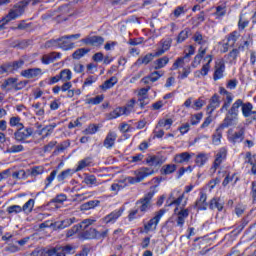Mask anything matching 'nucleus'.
I'll use <instances>...</instances> for the list:
<instances>
[{"mask_svg":"<svg viewBox=\"0 0 256 256\" xmlns=\"http://www.w3.org/2000/svg\"><path fill=\"white\" fill-rule=\"evenodd\" d=\"M22 77H25L26 79H34V77H38V75H41V69L40 68H30L27 70H23L21 72Z\"/></svg>","mask_w":256,"mask_h":256,"instance_id":"nucleus-19","label":"nucleus"},{"mask_svg":"<svg viewBox=\"0 0 256 256\" xmlns=\"http://www.w3.org/2000/svg\"><path fill=\"white\" fill-rule=\"evenodd\" d=\"M242 114L244 115V117H251V115H253V104H251L250 102L247 103H243L242 102Z\"/></svg>","mask_w":256,"mask_h":256,"instance_id":"nucleus-32","label":"nucleus"},{"mask_svg":"<svg viewBox=\"0 0 256 256\" xmlns=\"http://www.w3.org/2000/svg\"><path fill=\"white\" fill-rule=\"evenodd\" d=\"M185 205H187V200H185L182 206L180 207L181 209L180 211H179V207H176L174 209V213H176L177 215V219H176L177 227H183L185 225V220L187 219V217H189V209H185ZM177 211L179 212L177 213Z\"/></svg>","mask_w":256,"mask_h":256,"instance_id":"nucleus-4","label":"nucleus"},{"mask_svg":"<svg viewBox=\"0 0 256 256\" xmlns=\"http://www.w3.org/2000/svg\"><path fill=\"white\" fill-rule=\"evenodd\" d=\"M89 51H91V49H89V48H80V49H77V50L72 54V57H73V59H81V57H85V55H87V53H89Z\"/></svg>","mask_w":256,"mask_h":256,"instance_id":"nucleus-42","label":"nucleus"},{"mask_svg":"<svg viewBox=\"0 0 256 256\" xmlns=\"http://www.w3.org/2000/svg\"><path fill=\"white\" fill-rule=\"evenodd\" d=\"M73 223H77V218L72 217V218L64 219L60 222H57L56 227L57 229H67V227H71Z\"/></svg>","mask_w":256,"mask_h":256,"instance_id":"nucleus-24","label":"nucleus"},{"mask_svg":"<svg viewBox=\"0 0 256 256\" xmlns=\"http://www.w3.org/2000/svg\"><path fill=\"white\" fill-rule=\"evenodd\" d=\"M58 251L60 255L67 256L71 253H75V248H73L71 245L58 246Z\"/></svg>","mask_w":256,"mask_h":256,"instance_id":"nucleus-38","label":"nucleus"},{"mask_svg":"<svg viewBox=\"0 0 256 256\" xmlns=\"http://www.w3.org/2000/svg\"><path fill=\"white\" fill-rule=\"evenodd\" d=\"M45 173V167L43 166H34L27 170L28 176L31 175V177H37V175H43Z\"/></svg>","mask_w":256,"mask_h":256,"instance_id":"nucleus-31","label":"nucleus"},{"mask_svg":"<svg viewBox=\"0 0 256 256\" xmlns=\"http://www.w3.org/2000/svg\"><path fill=\"white\" fill-rule=\"evenodd\" d=\"M225 159H227V149L220 148V150L218 151V153L215 156L214 164L211 168L214 173H215V171H217V169H219V167H221V163H223V161H225Z\"/></svg>","mask_w":256,"mask_h":256,"instance_id":"nucleus-9","label":"nucleus"},{"mask_svg":"<svg viewBox=\"0 0 256 256\" xmlns=\"http://www.w3.org/2000/svg\"><path fill=\"white\" fill-rule=\"evenodd\" d=\"M23 151H25V147L21 144L12 145L6 149V153H21Z\"/></svg>","mask_w":256,"mask_h":256,"instance_id":"nucleus-48","label":"nucleus"},{"mask_svg":"<svg viewBox=\"0 0 256 256\" xmlns=\"http://www.w3.org/2000/svg\"><path fill=\"white\" fill-rule=\"evenodd\" d=\"M135 99H131L126 106L124 107H120L121 111H122V115H130L131 112L133 111L134 107H135Z\"/></svg>","mask_w":256,"mask_h":256,"instance_id":"nucleus-33","label":"nucleus"},{"mask_svg":"<svg viewBox=\"0 0 256 256\" xmlns=\"http://www.w3.org/2000/svg\"><path fill=\"white\" fill-rule=\"evenodd\" d=\"M228 139L231 143H241L245 139V129L241 128L238 132L230 135Z\"/></svg>","mask_w":256,"mask_h":256,"instance_id":"nucleus-22","label":"nucleus"},{"mask_svg":"<svg viewBox=\"0 0 256 256\" xmlns=\"http://www.w3.org/2000/svg\"><path fill=\"white\" fill-rule=\"evenodd\" d=\"M95 221V219L88 218L80 222L79 239L82 241L95 239V233H97V229L91 227Z\"/></svg>","mask_w":256,"mask_h":256,"instance_id":"nucleus-2","label":"nucleus"},{"mask_svg":"<svg viewBox=\"0 0 256 256\" xmlns=\"http://www.w3.org/2000/svg\"><path fill=\"white\" fill-rule=\"evenodd\" d=\"M169 64V57L164 56L162 58H159L155 60L154 62V69L156 71H159V69H163V67H166Z\"/></svg>","mask_w":256,"mask_h":256,"instance_id":"nucleus-30","label":"nucleus"},{"mask_svg":"<svg viewBox=\"0 0 256 256\" xmlns=\"http://www.w3.org/2000/svg\"><path fill=\"white\" fill-rule=\"evenodd\" d=\"M85 185H97V178L95 175H88L84 178Z\"/></svg>","mask_w":256,"mask_h":256,"instance_id":"nucleus-62","label":"nucleus"},{"mask_svg":"<svg viewBox=\"0 0 256 256\" xmlns=\"http://www.w3.org/2000/svg\"><path fill=\"white\" fill-rule=\"evenodd\" d=\"M117 81V77L112 76L110 79L106 80L102 85H100V89H102V91L112 89V87H115V85H117Z\"/></svg>","mask_w":256,"mask_h":256,"instance_id":"nucleus-28","label":"nucleus"},{"mask_svg":"<svg viewBox=\"0 0 256 256\" xmlns=\"http://www.w3.org/2000/svg\"><path fill=\"white\" fill-rule=\"evenodd\" d=\"M183 199H185V193L181 194L178 198L175 197V193H171L166 201V207H171V205H181Z\"/></svg>","mask_w":256,"mask_h":256,"instance_id":"nucleus-18","label":"nucleus"},{"mask_svg":"<svg viewBox=\"0 0 256 256\" xmlns=\"http://www.w3.org/2000/svg\"><path fill=\"white\" fill-rule=\"evenodd\" d=\"M84 45H91L92 47H99L105 43V38L102 36H88L81 40Z\"/></svg>","mask_w":256,"mask_h":256,"instance_id":"nucleus-10","label":"nucleus"},{"mask_svg":"<svg viewBox=\"0 0 256 256\" xmlns=\"http://www.w3.org/2000/svg\"><path fill=\"white\" fill-rule=\"evenodd\" d=\"M215 15L216 17H225V15H227V7L226 6L216 7Z\"/></svg>","mask_w":256,"mask_h":256,"instance_id":"nucleus-61","label":"nucleus"},{"mask_svg":"<svg viewBox=\"0 0 256 256\" xmlns=\"http://www.w3.org/2000/svg\"><path fill=\"white\" fill-rule=\"evenodd\" d=\"M207 161H209V155L206 153H200L196 156L195 163L198 167H203Z\"/></svg>","mask_w":256,"mask_h":256,"instance_id":"nucleus-36","label":"nucleus"},{"mask_svg":"<svg viewBox=\"0 0 256 256\" xmlns=\"http://www.w3.org/2000/svg\"><path fill=\"white\" fill-rule=\"evenodd\" d=\"M103 99H105L104 95H98L94 98L88 99L87 103L88 105H99L100 103H103Z\"/></svg>","mask_w":256,"mask_h":256,"instance_id":"nucleus-56","label":"nucleus"},{"mask_svg":"<svg viewBox=\"0 0 256 256\" xmlns=\"http://www.w3.org/2000/svg\"><path fill=\"white\" fill-rule=\"evenodd\" d=\"M34 131L35 130L33 129V127H26L25 129L23 128L17 129V131L14 132V139L18 143H25V140L29 139V137L33 135Z\"/></svg>","mask_w":256,"mask_h":256,"instance_id":"nucleus-5","label":"nucleus"},{"mask_svg":"<svg viewBox=\"0 0 256 256\" xmlns=\"http://www.w3.org/2000/svg\"><path fill=\"white\" fill-rule=\"evenodd\" d=\"M32 107H33L34 113H35V115H37V117L45 116V108L43 106H41L40 102L32 104Z\"/></svg>","mask_w":256,"mask_h":256,"instance_id":"nucleus-41","label":"nucleus"},{"mask_svg":"<svg viewBox=\"0 0 256 256\" xmlns=\"http://www.w3.org/2000/svg\"><path fill=\"white\" fill-rule=\"evenodd\" d=\"M175 163H189L191 161V155L189 152H182L174 157Z\"/></svg>","mask_w":256,"mask_h":256,"instance_id":"nucleus-26","label":"nucleus"},{"mask_svg":"<svg viewBox=\"0 0 256 256\" xmlns=\"http://www.w3.org/2000/svg\"><path fill=\"white\" fill-rule=\"evenodd\" d=\"M189 33V29L182 30L178 35L177 43H183V41H185L189 37Z\"/></svg>","mask_w":256,"mask_h":256,"instance_id":"nucleus-57","label":"nucleus"},{"mask_svg":"<svg viewBox=\"0 0 256 256\" xmlns=\"http://www.w3.org/2000/svg\"><path fill=\"white\" fill-rule=\"evenodd\" d=\"M155 173V170L153 168H147V167H142L139 170L135 172V175L137 177V181H143V179L149 177L150 175H153Z\"/></svg>","mask_w":256,"mask_h":256,"instance_id":"nucleus-16","label":"nucleus"},{"mask_svg":"<svg viewBox=\"0 0 256 256\" xmlns=\"http://www.w3.org/2000/svg\"><path fill=\"white\" fill-rule=\"evenodd\" d=\"M121 115H123V112L121 110V107L119 108H116L115 110H113L112 112H110L108 115H107V119L109 121L113 120V119H117V117H121Z\"/></svg>","mask_w":256,"mask_h":256,"instance_id":"nucleus-52","label":"nucleus"},{"mask_svg":"<svg viewBox=\"0 0 256 256\" xmlns=\"http://www.w3.org/2000/svg\"><path fill=\"white\" fill-rule=\"evenodd\" d=\"M8 65V71L9 73H15V71H19L23 65H25V61L23 60H18L14 61L12 63H7Z\"/></svg>","mask_w":256,"mask_h":256,"instance_id":"nucleus-29","label":"nucleus"},{"mask_svg":"<svg viewBox=\"0 0 256 256\" xmlns=\"http://www.w3.org/2000/svg\"><path fill=\"white\" fill-rule=\"evenodd\" d=\"M163 75H165L164 71H154L152 72L149 76H150V82L151 83H157V80L160 77H163Z\"/></svg>","mask_w":256,"mask_h":256,"instance_id":"nucleus-55","label":"nucleus"},{"mask_svg":"<svg viewBox=\"0 0 256 256\" xmlns=\"http://www.w3.org/2000/svg\"><path fill=\"white\" fill-rule=\"evenodd\" d=\"M250 195L252 197L253 203H256V181H252L251 183Z\"/></svg>","mask_w":256,"mask_h":256,"instance_id":"nucleus-64","label":"nucleus"},{"mask_svg":"<svg viewBox=\"0 0 256 256\" xmlns=\"http://www.w3.org/2000/svg\"><path fill=\"white\" fill-rule=\"evenodd\" d=\"M7 213H9V215H17L19 213H23V209L20 205H11L7 208Z\"/></svg>","mask_w":256,"mask_h":256,"instance_id":"nucleus-51","label":"nucleus"},{"mask_svg":"<svg viewBox=\"0 0 256 256\" xmlns=\"http://www.w3.org/2000/svg\"><path fill=\"white\" fill-rule=\"evenodd\" d=\"M99 205V200H90L80 206L81 211H89V209H95Z\"/></svg>","mask_w":256,"mask_h":256,"instance_id":"nucleus-39","label":"nucleus"},{"mask_svg":"<svg viewBox=\"0 0 256 256\" xmlns=\"http://www.w3.org/2000/svg\"><path fill=\"white\" fill-rule=\"evenodd\" d=\"M186 59L187 58H185V56L177 58L171 67V71H177V69H179V67H183V65H185Z\"/></svg>","mask_w":256,"mask_h":256,"instance_id":"nucleus-49","label":"nucleus"},{"mask_svg":"<svg viewBox=\"0 0 256 256\" xmlns=\"http://www.w3.org/2000/svg\"><path fill=\"white\" fill-rule=\"evenodd\" d=\"M245 49V46H239L238 48L233 49L232 51L229 52L228 58L230 61H235L237 59L240 51H243Z\"/></svg>","mask_w":256,"mask_h":256,"instance_id":"nucleus-47","label":"nucleus"},{"mask_svg":"<svg viewBox=\"0 0 256 256\" xmlns=\"http://www.w3.org/2000/svg\"><path fill=\"white\" fill-rule=\"evenodd\" d=\"M70 145L71 142H69V140H66L59 144L58 146H56L54 153H61L62 151H65V149H67Z\"/></svg>","mask_w":256,"mask_h":256,"instance_id":"nucleus-59","label":"nucleus"},{"mask_svg":"<svg viewBox=\"0 0 256 256\" xmlns=\"http://www.w3.org/2000/svg\"><path fill=\"white\" fill-rule=\"evenodd\" d=\"M237 39H239V32L237 31H234L228 35L227 42L230 44V47L235 46V43H237Z\"/></svg>","mask_w":256,"mask_h":256,"instance_id":"nucleus-46","label":"nucleus"},{"mask_svg":"<svg viewBox=\"0 0 256 256\" xmlns=\"http://www.w3.org/2000/svg\"><path fill=\"white\" fill-rule=\"evenodd\" d=\"M209 204H207V194L201 192L200 198L195 202V207L200 209V211L207 210Z\"/></svg>","mask_w":256,"mask_h":256,"instance_id":"nucleus-20","label":"nucleus"},{"mask_svg":"<svg viewBox=\"0 0 256 256\" xmlns=\"http://www.w3.org/2000/svg\"><path fill=\"white\" fill-rule=\"evenodd\" d=\"M67 201V195L65 194H58L55 198L51 200V203H65Z\"/></svg>","mask_w":256,"mask_h":256,"instance_id":"nucleus-63","label":"nucleus"},{"mask_svg":"<svg viewBox=\"0 0 256 256\" xmlns=\"http://www.w3.org/2000/svg\"><path fill=\"white\" fill-rule=\"evenodd\" d=\"M74 48L75 43L71 42L67 35L59 38V49H62L63 51H71V49Z\"/></svg>","mask_w":256,"mask_h":256,"instance_id":"nucleus-14","label":"nucleus"},{"mask_svg":"<svg viewBox=\"0 0 256 256\" xmlns=\"http://www.w3.org/2000/svg\"><path fill=\"white\" fill-rule=\"evenodd\" d=\"M17 81H19L18 78L10 77L5 79L0 87L3 91H13V89L15 91Z\"/></svg>","mask_w":256,"mask_h":256,"instance_id":"nucleus-17","label":"nucleus"},{"mask_svg":"<svg viewBox=\"0 0 256 256\" xmlns=\"http://www.w3.org/2000/svg\"><path fill=\"white\" fill-rule=\"evenodd\" d=\"M165 213H167V210L165 208H162L159 211L155 212L154 217L144 224V233H151V231H157V225H159V221H161Z\"/></svg>","mask_w":256,"mask_h":256,"instance_id":"nucleus-3","label":"nucleus"},{"mask_svg":"<svg viewBox=\"0 0 256 256\" xmlns=\"http://www.w3.org/2000/svg\"><path fill=\"white\" fill-rule=\"evenodd\" d=\"M173 125V119H162L158 122V127H165L166 129H171Z\"/></svg>","mask_w":256,"mask_h":256,"instance_id":"nucleus-58","label":"nucleus"},{"mask_svg":"<svg viewBox=\"0 0 256 256\" xmlns=\"http://www.w3.org/2000/svg\"><path fill=\"white\" fill-rule=\"evenodd\" d=\"M154 192H148L142 199L136 202L138 209L141 213H145L151 209V200L153 199Z\"/></svg>","mask_w":256,"mask_h":256,"instance_id":"nucleus-7","label":"nucleus"},{"mask_svg":"<svg viewBox=\"0 0 256 256\" xmlns=\"http://www.w3.org/2000/svg\"><path fill=\"white\" fill-rule=\"evenodd\" d=\"M30 256H63L59 254V246L34 250Z\"/></svg>","mask_w":256,"mask_h":256,"instance_id":"nucleus-8","label":"nucleus"},{"mask_svg":"<svg viewBox=\"0 0 256 256\" xmlns=\"http://www.w3.org/2000/svg\"><path fill=\"white\" fill-rule=\"evenodd\" d=\"M58 75L62 82H69L73 77V73L71 72L70 69H64Z\"/></svg>","mask_w":256,"mask_h":256,"instance_id":"nucleus-35","label":"nucleus"},{"mask_svg":"<svg viewBox=\"0 0 256 256\" xmlns=\"http://www.w3.org/2000/svg\"><path fill=\"white\" fill-rule=\"evenodd\" d=\"M81 232V223L74 225L71 229H69L66 233V237H73V235L78 234V239H79V233Z\"/></svg>","mask_w":256,"mask_h":256,"instance_id":"nucleus-43","label":"nucleus"},{"mask_svg":"<svg viewBox=\"0 0 256 256\" xmlns=\"http://www.w3.org/2000/svg\"><path fill=\"white\" fill-rule=\"evenodd\" d=\"M208 47H200L198 50V54L194 57V60L192 62V67H197V65L201 64V60L203 57H205V54L207 53Z\"/></svg>","mask_w":256,"mask_h":256,"instance_id":"nucleus-23","label":"nucleus"},{"mask_svg":"<svg viewBox=\"0 0 256 256\" xmlns=\"http://www.w3.org/2000/svg\"><path fill=\"white\" fill-rule=\"evenodd\" d=\"M121 215H123V210H114L102 218V223H105V225H109V223H116L117 219H119Z\"/></svg>","mask_w":256,"mask_h":256,"instance_id":"nucleus-12","label":"nucleus"},{"mask_svg":"<svg viewBox=\"0 0 256 256\" xmlns=\"http://www.w3.org/2000/svg\"><path fill=\"white\" fill-rule=\"evenodd\" d=\"M225 73V62L223 60H218L214 66V81H219V79H223Z\"/></svg>","mask_w":256,"mask_h":256,"instance_id":"nucleus-11","label":"nucleus"},{"mask_svg":"<svg viewBox=\"0 0 256 256\" xmlns=\"http://www.w3.org/2000/svg\"><path fill=\"white\" fill-rule=\"evenodd\" d=\"M27 177H29V174L27 173V170H19V171H15L12 173V178L13 179H27Z\"/></svg>","mask_w":256,"mask_h":256,"instance_id":"nucleus-50","label":"nucleus"},{"mask_svg":"<svg viewBox=\"0 0 256 256\" xmlns=\"http://www.w3.org/2000/svg\"><path fill=\"white\" fill-rule=\"evenodd\" d=\"M205 103L206 102H205V100H203V98H198L197 100L194 101V104L191 107L195 111H201V109H203Z\"/></svg>","mask_w":256,"mask_h":256,"instance_id":"nucleus-53","label":"nucleus"},{"mask_svg":"<svg viewBox=\"0 0 256 256\" xmlns=\"http://www.w3.org/2000/svg\"><path fill=\"white\" fill-rule=\"evenodd\" d=\"M93 163L92 157H86L78 162V166L76 168V171H83L85 167H89Z\"/></svg>","mask_w":256,"mask_h":256,"instance_id":"nucleus-34","label":"nucleus"},{"mask_svg":"<svg viewBox=\"0 0 256 256\" xmlns=\"http://www.w3.org/2000/svg\"><path fill=\"white\" fill-rule=\"evenodd\" d=\"M26 7H27V5H25L23 3V1H20L14 5V7L9 11V13H8V15H6V17L11 22L14 19H17V17H21V15H23V13H25Z\"/></svg>","mask_w":256,"mask_h":256,"instance_id":"nucleus-6","label":"nucleus"},{"mask_svg":"<svg viewBox=\"0 0 256 256\" xmlns=\"http://www.w3.org/2000/svg\"><path fill=\"white\" fill-rule=\"evenodd\" d=\"M115 141H117V133L110 131L104 139L103 146L106 149H113L115 147Z\"/></svg>","mask_w":256,"mask_h":256,"instance_id":"nucleus-15","label":"nucleus"},{"mask_svg":"<svg viewBox=\"0 0 256 256\" xmlns=\"http://www.w3.org/2000/svg\"><path fill=\"white\" fill-rule=\"evenodd\" d=\"M55 54H53V52H51L50 54H45L42 56V63L44 65H49L50 63H53V61H55Z\"/></svg>","mask_w":256,"mask_h":256,"instance_id":"nucleus-54","label":"nucleus"},{"mask_svg":"<svg viewBox=\"0 0 256 256\" xmlns=\"http://www.w3.org/2000/svg\"><path fill=\"white\" fill-rule=\"evenodd\" d=\"M221 105V98L219 97V94H214L210 100L209 104L207 106V111L211 115L215 109L219 108Z\"/></svg>","mask_w":256,"mask_h":256,"instance_id":"nucleus-13","label":"nucleus"},{"mask_svg":"<svg viewBox=\"0 0 256 256\" xmlns=\"http://www.w3.org/2000/svg\"><path fill=\"white\" fill-rule=\"evenodd\" d=\"M109 235V229H104L102 231L96 230L94 239H106Z\"/></svg>","mask_w":256,"mask_h":256,"instance_id":"nucleus-60","label":"nucleus"},{"mask_svg":"<svg viewBox=\"0 0 256 256\" xmlns=\"http://www.w3.org/2000/svg\"><path fill=\"white\" fill-rule=\"evenodd\" d=\"M33 207H35V200L29 199L22 207L23 213H31L33 211Z\"/></svg>","mask_w":256,"mask_h":256,"instance_id":"nucleus-45","label":"nucleus"},{"mask_svg":"<svg viewBox=\"0 0 256 256\" xmlns=\"http://www.w3.org/2000/svg\"><path fill=\"white\" fill-rule=\"evenodd\" d=\"M146 163L149 165V167H159V165H163L161 158L155 155H149L146 158Z\"/></svg>","mask_w":256,"mask_h":256,"instance_id":"nucleus-25","label":"nucleus"},{"mask_svg":"<svg viewBox=\"0 0 256 256\" xmlns=\"http://www.w3.org/2000/svg\"><path fill=\"white\" fill-rule=\"evenodd\" d=\"M195 43H198V45H201L200 47H208L209 48V40L203 37V35L199 32H196L193 37Z\"/></svg>","mask_w":256,"mask_h":256,"instance_id":"nucleus-27","label":"nucleus"},{"mask_svg":"<svg viewBox=\"0 0 256 256\" xmlns=\"http://www.w3.org/2000/svg\"><path fill=\"white\" fill-rule=\"evenodd\" d=\"M209 209H217L218 211H223V204L220 198H213L209 203Z\"/></svg>","mask_w":256,"mask_h":256,"instance_id":"nucleus-37","label":"nucleus"},{"mask_svg":"<svg viewBox=\"0 0 256 256\" xmlns=\"http://www.w3.org/2000/svg\"><path fill=\"white\" fill-rule=\"evenodd\" d=\"M177 171V165L175 164H167L162 167L163 175H171V173H175Z\"/></svg>","mask_w":256,"mask_h":256,"instance_id":"nucleus-44","label":"nucleus"},{"mask_svg":"<svg viewBox=\"0 0 256 256\" xmlns=\"http://www.w3.org/2000/svg\"><path fill=\"white\" fill-rule=\"evenodd\" d=\"M242 105H243V100L241 99L236 100L232 104L231 108L226 113L223 123L220 125V129H225L227 127H231L232 125H235V122L239 117V107H241Z\"/></svg>","mask_w":256,"mask_h":256,"instance_id":"nucleus-1","label":"nucleus"},{"mask_svg":"<svg viewBox=\"0 0 256 256\" xmlns=\"http://www.w3.org/2000/svg\"><path fill=\"white\" fill-rule=\"evenodd\" d=\"M73 173H75L73 169H66L57 176V179L59 182L65 181V179H69V177H72Z\"/></svg>","mask_w":256,"mask_h":256,"instance_id":"nucleus-40","label":"nucleus"},{"mask_svg":"<svg viewBox=\"0 0 256 256\" xmlns=\"http://www.w3.org/2000/svg\"><path fill=\"white\" fill-rule=\"evenodd\" d=\"M153 59H155L153 53H148L144 57L138 58L134 65L135 67H141V65H149Z\"/></svg>","mask_w":256,"mask_h":256,"instance_id":"nucleus-21","label":"nucleus"}]
</instances>
